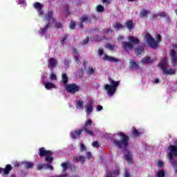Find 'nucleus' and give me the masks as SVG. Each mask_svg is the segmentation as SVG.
<instances>
[{"label":"nucleus","mask_w":177,"mask_h":177,"mask_svg":"<svg viewBox=\"0 0 177 177\" xmlns=\"http://www.w3.org/2000/svg\"><path fill=\"white\" fill-rule=\"evenodd\" d=\"M92 124H93V122H92V120L88 119L84 122V125L83 126L82 129H80L78 130H75V131H73L71 133V138L72 139H77V136H80L81 133H82L83 131L84 133H87V135H89V136H95V133H93V131L91 129V127H92Z\"/></svg>","instance_id":"f257e3e1"},{"label":"nucleus","mask_w":177,"mask_h":177,"mask_svg":"<svg viewBox=\"0 0 177 177\" xmlns=\"http://www.w3.org/2000/svg\"><path fill=\"white\" fill-rule=\"evenodd\" d=\"M52 20L53 23H55L56 21V19L53 17V10H48V12L45 15L44 20H46V21H48L44 28H41L39 30V33L41 35H43L44 37H46V33L48 32V30L50 28L52 24L50 22H49Z\"/></svg>","instance_id":"f03ea898"},{"label":"nucleus","mask_w":177,"mask_h":177,"mask_svg":"<svg viewBox=\"0 0 177 177\" xmlns=\"http://www.w3.org/2000/svg\"><path fill=\"white\" fill-rule=\"evenodd\" d=\"M118 135L121 138V140H114L113 145L118 149H127L129 146V136L124 134V132L120 131L118 133Z\"/></svg>","instance_id":"7ed1b4c3"},{"label":"nucleus","mask_w":177,"mask_h":177,"mask_svg":"<svg viewBox=\"0 0 177 177\" xmlns=\"http://www.w3.org/2000/svg\"><path fill=\"white\" fill-rule=\"evenodd\" d=\"M145 38L147 39L148 46L151 48V49H157V48H158V45H160V43L162 39L161 35H157L156 41V39L151 37V35L149 33H147L145 35Z\"/></svg>","instance_id":"20e7f679"},{"label":"nucleus","mask_w":177,"mask_h":177,"mask_svg":"<svg viewBox=\"0 0 177 177\" xmlns=\"http://www.w3.org/2000/svg\"><path fill=\"white\" fill-rule=\"evenodd\" d=\"M38 154L39 157H45L44 161L47 164H52L53 162V152L51 150H46L45 147H42L39 149Z\"/></svg>","instance_id":"39448f33"},{"label":"nucleus","mask_w":177,"mask_h":177,"mask_svg":"<svg viewBox=\"0 0 177 177\" xmlns=\"http://www.w3.org/2000/svg\"><path fill=\"white\" fill-rule=\"evenodd\" d=\"M66 91L67 93H71L72 95H75V93H77V92L80 91V87H78V85H77L76 84L71 83L66 86Z\"/></svg>","instance_id":"423d86ee"},{"label":"nucleus","mask_w":177,"mask_h":177,"mask_svg":"<svg viewBox=\"0 0 177 177\" xmlns=\"http://www.w3.org/2000/svg\"><path fill=\"white\" fill-rule=\"evenodd\" d=\"M58 61L56 58L51 57L47 60L48 67L50 70H53L57 67Z\"/></svg>","instance_id":"0eeeda50"},{"label":"nucleus","mask_w":177,"mask_h":177,"mask_svg":"<svg viewBox=\"0 0 177 177\" xmlns=\"http://www.w3.org/2000/svg\"><path fill=\"white\" fill-rule=\"evenodd\" d=\"M104 89L105 91H106V93L108 96H113L115 92H117V88H114V86L110 84H106L104 86Z\"/></svg>","instance_id":"6e6552de"},{"label":"nucleus","mask_w":177,"mask_h":177,"mask_svg":"<svg viewBox=\"0 0 177 177\" xmlns=\"http://www.w3.org/2000/svg\"><path fill=\"white\" fill-rule=\"evenodd\" d=\"M33 7L36 9L39 16H42V15H44V10H42L44 8V4L39 2H35L33 4Z\"/></svg>","instance_id":"1a4fd4ad"},{"label":"nucleus","mask_w":177,"mask_h":177,"mask_svg":"<svg viewBox=\"0 0 177 177\" xmlns=\"http://www.w3.org/2000/svg\"><path fill=\"white\" fill-rule=\"evenodd\" d=\"M169 56L171 57V62L173 66H176L177 64V53L175 50L172 49L169 51Z\"/></svg>","instance_id":"9d476101"},{"label":"nucleus","mask_w":177,"mask_h":177,"mask_svg":"<svg viewBox=\"0 0 177 177\" xmlns=\"http://www.w3.org/2000/svg\"><path fill=\"white\" fill-rule=\"evenodd\" d=\"M92 20H96V17L95 15H91L89 18H88V16L86 15L80 17V21H82V23H88V21L89 23H92Z\"/></svg>","instance_id":"9b49d317"},{"label":"nucleus","mask_w":177,"mask_h":177,"mask_svg":"<svg viewBox=\"0 0 177 177\" xmlns=\"http://www.w3.org/2000/svg\"><path fill=\"white\" fill-rule=\"evenodd\" d=\"M13 167L12 165L8 164L6 165L5 168L0 167V174H3V175H9V172L12 171Z\"/></svg>","instance_id":"f8f14e48"},{"label":"nucleus","mask_w":177,"mask_h":177,"mask_svg":"<svg viewBox=\"0 0 177 177\" xmlns=\"http://www.w3.org/2000/svg\"><path fill=\"white\" fill-rule=\"evenodd\" d=\"M102 60L104 62H111V63H118V62H120V59L107 55H104Z\"/></svg>","instance_id":"ddd939ff"},{"label":"nucleus","mask_w":177,"mask_h":177,"mask_svg":"<svg viewBox=\"0 0 177 177\" xmlns=\"http://www.w3.org/2000/svg\"><path fill=\"white\" fill-rule=\"evenodd\" d=\"M122 49H124V50H128V49H129V50H132V49H133V48H135V47L129 41L122 42Z\"/></svg>","instance_id":"4468645a"},{"label":"nucleus","mask_w":177,"mask_h":177,"mask_svg":"<svg viewBox=\"0 0 177 177\" xmlns=\"http://www.w3.org/2000/svg\"><path fill=\"white\" fill-rule=\"evenodd\" d=\"M128 39L131 44V45H133V47L135 48V45H139L140 44V40H139V38L133 37V36H129L128 37Z\"/></svg>","instance_id":"2eb2a0df"},{"label":"nucleus","mask_w":177,"mask_h":177,"mask_svg":"<svg viewBox=\"0 0 177 177\" xmlns=\"http://www.w3.org/2000/svg\"><path fill=\"white\" fill-rule=\"evenodd\" d=\"M85 111L87 115H89V114L93 111V102L89 101V102L86 104Z\"/></svg>","instance_id":"dca6fc26"},{"label":"nucleus","mask_w":177,"mask_h":177,"mask_svg":"<svg viewBox=\"0 0 177 177\" xmlns=\"http://www.w3.org/2000/svg\"><path fill=\"white\" fill-rule=\"evenodd\" d=\"M74 162H81V164H84L85 161H86V157L84 156H73Z\"/></svg>","instance_id":"f3484780"},{"label":"nucleus","mask_w":177,"mask_h":177,"mask_svg":"<svg viewBox=\"0 0 177 177\" xmlns=\"http://www.w3.org/2000/svg\"><path fill=\"white\" fill-rule=\"evenodd\" d=\"M124 153L127 162H129V164H132L133 159L132 153H131V151H129L128 149H124Z\"/></svg>","instance_id":"a211bd4d"},{"label":"nucleus","mask_w":177,"mask_h":177,"mask_svg":"<svg viewBox=\"0 0 177 177\" xmlns=\"http://www.w3.org/2000/svg\"><path fill=\"white\" fill-rule=\"evenodd\" d=\"M136 56H140L145 52V48L142 46L138 47L134 50Z\"/></svg>","instance_id":"6ab92c4d"},{"label":"nucleus","mask_w":177,"mask_h":177,"mask_svg":"<svg viewBox=\"0 0 177 177\" xmlns=\"http://www.w3.org/2000/svg\"><path fill=\"white\" fill-rule=\"evenodd\" d=\"M108 80L110 82L111 86H113L114 88H115V89H117V88L120 85V81H116L115 82L113 80H112L111 77H109Z\"/></svg>","instance_id":"aec40b11"},{"label":"nucleus","mask_w":177,"mask_h":177,"mask_svg":"<svg viewBox=\"0 0 177 177\" xmlns=\"http://www.w3.org/2000/svg\"><path fill=\"white\" fill-rule=\"evenodd\" d=\"M163 74H165L166 75H174V74H175V70L170 68V69H167V68L163 69L162 71Z\"/></svg>","instance_id":"412c9836"},{"label":"nucleus","mask_w":177,"mask_h":177,"mask_svg":"<svg viewBox=\"0 0 177 177\" xmlns=\"http://www.w3.org/2000/svg\"><path fill=\"white\" fill-rule=\"evenodd\" d=\"M141 63H142V64H148L149 63H153V60H151L150 57L146 56L142 59Z\"/></svg>","instance_id":"4be33fe9"},{"label":"nucleus","mask_w":177,"mask_h":177,"mask_svg":"<svg viewBox=\"0 0 177 177\" xmlns=\"http://www.w3.org/2000/svg\"><path fill=\"white\" fill-rule=\"evenodd\" d=\"M150 12L146 9H142L140 12V17L143 19L145 17H147V15H149Z\"/></svg>","instance_id":"5701e85b"},{"label":"nucleus","mask_w":177,"mask_h":177,"mask_svg":"<svg viewBox=\"0 0 177 177\" xmlns=\"http://www.w3.org/2000/svg\"><path fill=\"white\" fill-rule=\"evenodd\" d=\"M62 82L66 85V84L68 82V77L67 76V73H63L62 74Z\"/></svg>","instance_id":"b1692460"},{"label":"nucleus","mask_w":177,"mask_h":177,"mask_svg":"<svg viewBox=\"0 0 177 177\" xmlns=\"http://www.w3.org/2000/svg\"><path fill=\"white\" fill-rule=\"evenodd\" d=\"M76 108L80 109V110H84V102L82 100H78L76 101Z\"/></svg>","instance_id":"393cba45"},{"label":"nucleus","mask_w":177,"mask_h":177,"mask_svg":"<svg viewBox=\"0 0 177 177\" xmlns=\"http://www.w3.org/2000/svg\"><path fill=\"white\" fill-rule=\"evenodd\" d=\"M168 65V61L167 60L166 58H164L161 63H160V66H161V70L162 71L165 70V68H167V66Z\"/></svg>","instance_id":"a878e982"},{"label":"nucleus","mask_w":177,"mask_h":177,"mask_svg":"<svg viewBox=\"0 0 177 177\" xmlns=\"http://www.w3.org/2000/svg\"><path fill=\"white\" fill-rule=\"evenodd\" d=\"M125 26L127 27L128 30H132L133 28V21H127V22H125Z\"/></svg>","instance_id":"bb28decb"},{"label":"nucleus","mask_w":177,"mask_h":177,"mask_svg":"<svg viewBox=\"0 0 177 177\" xmlns=\"http://www.w3.org/2000/svg\"><path fill=\"white\" fill-rule=\"evenodd\" d=\"M44 86H45L46 89L49 91V89H53V88H55V84L51 83V82H46L44 84Z\"/></svg>","instance_id":"cd10ccee"},{"label":"nucleus","mask_w":177,"mask_h":177,"mask_svg":"<svg viewBox=\"0 0 177 177\" xmlns=\"http://www.w3.org/2000/svg\"><path fill=\"white\" fill-rule=\"evenodd\" d=\"M158 16H159V17H165L167 21H171V19H169V15H167L165 12L158 13Z\"/></svg>","instance_id":"c85d7f7f"},{"label":"nucleus","mask_w":177,"mask_h":177,"mask_svg":"<svg viewBox=\"0 0 177 177\" xmlns=\"http://www.w3.org/2000/svg\"><path fill=\"white\" fill-rule=\"evenodd\" d=\"M113 28H115V30H116V31H120V30H121V28H124V26H122V24L116 22L115 24H113Z\"/></svg>","instance_id":"c756f323"},{"label":"nucleus","mask_w":177,"mask_h":177,"mask_svg":"<svg viewBox=\"0 0 177 177\" xmlns=\"http://www.w3.org/2000/svg\"><path fill=\"white\" fill-rule=\"evenodd\" d=\"M138 67H139L138 63H136L134 59H131L130 61V68H138Z\"/></svg>","instance_id":"7c9ffc66"},{"label":"nucleus","mask_w":177,"mask_h":177,"mask_svg":"<svg viewBox=\"0 0 177 177\" xmlns=\"http://www.w3.org/2000/svg\"><path fill=\"white\" fill-rule=\"evenodd\" d=\"M105 48L106 49H109V50H113V49H115V48H117V46H115V45H113L110 43H107L105 46Z\"/></svg>","instance_id":"2f4dec72"},{"label":"nucleus","mask_w":177,"mask_h":177,"mask_svg":"<svg viewBox=\"0 0 177 177\" xmlns=\"http://www.w3.org/2000/svg\"><path fill=\"white\" fill-rule=\"evenodd\" d=\"M24 165H25V167L28 168V169L30 168H32V167H34V164H32V162H25Z\"/></svg>","instance_id":"473e14b6"},{"label":"nucleus","mask_w":177,"mask_h":177,"mask_svg":"<svg viewBox=\"0 0 177 177\" xmlns=\"http://www.w3.org/2000/svg\"><path fill=\"white\" fill-rule=\"evenodd\" d=\"M44 169H50V171H53V166L50 165V163L44 164Z\"/></svg>","instance_id":"72a5a7b5"},{"label":"nucleus","mask_w":177,"mask_h":177,"mask_svg":"<svg viewBox=\"0 0 177 177\" xmlns=\"http://www.w3.org/2000/svg\"><path fill=\"white\" fill-rule=\"evenodd\" d=\"M97 12H104V7H103V6L102 5H98L97 6Z\"/></svg>","instance_id":"f704fd0d"},{"label":"nucleus","mask_w":177,"mask_h":177,"mask_svg":"<svg viewBox=\"0 0 177 177\" xmlns=\"http://www.w3.org/2000/svg\"><path fill=\"white\" fill-rule=\"evenodd\" d=\"M165 176V171L164 170H159L158 171V177H164Z\"/></svg>","instance_id":"c9c22d12"},{"label":"nucleus","mask_w":177,"mask_h":177,"mask_svg":"<svg viewBox=\"0 0 177 177\" xmlns=\"http://www.w3.org/2000/svg\"><path fill=\"white\" fill-rule=\"evenodd\" d=\"M75 26H76L75 21H71L70 24L71 30H75Z\"/></svg>","instance_id":"e433bc0d"},{"label":"nucleus","mask_w":177,"mask_h":177,"mask_svg":"<svg viewBox=\"0 0 177 177\" xmlns=\"http://www.w3.org/2000/svg\"><path fill=\"white\" fill-rule=\"evenodd\" d=\"M93 147H96V149L100 147V144H99L98 141H94L92 143Z\"/></svg>","instance_id":"4c0bfd02"},{"label":"nucleus","mask_w":177,"mask_h":177,"mask_svg":"<svg viewBox=\"0 0 177 177\" xmlns=\"http://www.w3.org/2000/svg\"><path fill=\"white\" fill-rule=\"evenodd\" d=\"M61 165H62L64 171H67V169L68 168V165L67 164V162H63V163H62Z\"/></svg>","instance_id":"58836bf2"},{"label":"nucleus","mask_w":177,"mask_h":177,"mask_svg":"<svg viewBox=\"0 0 177 177\" xmlns=\"http://www.w3.org/2000/svg\"><path fill=\"white\" fill-rule=\"evenodd\" d=\"M37 169L41 171V169H45V164L38 165L37 166Z\"/></svg>","instance_id":"ea45409f"},{"label":"nucleus","mask_w":177,"mask_h":177,"mask_svg":"<svg viewBox=\"0 0 177 177\" xmlns=\"http://www.w3.org/2000/svg\"><path fill=\"white\" fill-rule=\"evenodd\" d=\"M80 151H86V147H85V144L82 143L80 145Z\"/></svg>","instance_id":"a19ab883"},{"label":"nucleus","mask_w":177,"mask_h":177,"mask_svg":"<svg viewBox=\"0 0 177 177\" xmlns=\"http://www.w3.org/2000/svg\"><path fill=\"white\" fill-rule=\"evenodd\" d=\"M74 59H75V61L76 62V63H77V64H80V55H74Z\"/></svg>","instance_id":"79ce46f5"},{"label":"nucleus","mask_w":177,"mask_h":177,"mask_svg":"<svg viewBox=\"0 0 177 177\" xmlns=\"http://www.w3.org/2000/svg\"><path fill=\"white\" fill-rule=\"evenodd\" d=\"M67 37H68L67 35H64L63 36L62 41H61L62 45H64V44H66V39H67Z\"/></svg>","instance_id":"37998d69"},{"label":"nucleus","mask_w":177,"mask_h":177,"mask_svg":"<svg viewBox=\"0 0 177 177\" xmlns=\"http://www.w3.org/2000/svg\"><path fill=\"white\" fill-rule=\"evenodd\" d=\"M55 28H63V24L60 22H57L55 24Z\"/></svg>","instance_id":"c03bdc74"},{"label":"nucleus","mask_w":177,"mask_h":177,"mask_svg":"<svg viewBox=\"0 0 177 177\" xmlns=\"http://www.w3.org/2000/svg\"><path fill=\"white\" fill-rule=\"evenodd\" d=\"M132 134L134 136H139V131H138V129H134L133 132H132Z\"/></svg>","instance_id":"a18cd8bd"},{"label":"nucleus","mask_w":177,"mask_h":177,"mask_svg":"<svg viewBox=\"0 0 177 177\" xmlns=\"http://www.w3.org/2000/svg\"><path fill=\"white\" fill-rule=\"evenodd\" d=\"M89 42V37H87L86 39H84L82 41V45H86Z\"/></svg>","instance_id":"49530a36"},{"label":"nucleus","mask_w":177,"mask_h":177,"mask_svg":"<svg viewBox=\"0 0 177 177\" xmlns=\"http://www.w3.org/2000/svg\"><path fill=\"white\" fill-rule=\"evenodd\" d=\"M50 80H57V77L56 76V75L55 73H51L50 75Z\"/></svg>","instance_id":"de8ad7c7"},{"label":"nucleus","mask_w":177,"mask_h":177,"mask_svg":"<svg viewBox=\"0 0 177 177\" xmlns=\"http://www.w3.org/2000/svg\"><path fill=\"white\" fill-rule=\"evenodd\" d=\"M88 74H94L95 73V70L93 69V68H88Z\"/></svg>","instance_id":"09e8293b"},{"label":"nucleus","mask_w":177,"mask_h":177,"mask_svg":"<svg viewBox=\"0 0 177 177\" xmlns=\"http://www.w3.org/2000/svg\"><path fill=\"white\" fill-rule=\"evenodd\" d=\"M64 63L65 66H68L70 64V60H68L67 58H64Z\"/></svg>","instance_id":"8fccbe9b"},{"label":"nucleus","mask_w":177,"mask_h":177,"mask_svg":"<svg viewBox=\"0 0 177 177\" xmlns=\"http://www.w3.org/2000/svg\"><path fill=\"white\" fill-rule=\"evenodd\" d=\"M103 53H104V51H103V49L99 48L98 49V56H103Z\"/></svg>","instance_id":"3c124183"},{"label":"nucleus","mask_w":177,"mask_h":177,"mask_svg":"<svg viewBox=\"0 0 177 177\" xmlns=\"http://www.w3.org/2000/svg\"><path fill=\"white\" fill-rule=\"evenodd\" d=\"M105 177H115V176H113V173L111 171H108L107 174Z\"/></svg>","instance_id":"603ef678"},{"label":"nucleus","mask_w":177,"mask_h":177,"mask_svg":"<svg viewBox=\"0 0 177 177\" xmlns=\"http://www.w3.org/2000/svg\"><path fill=\"white\" fill-rule=\"evenodd\" d=\"M102 3H107V5H110L111 1L110 0H102Z\"/></svg>","instance_id":"864d4df0"},{"label":"nucleus","mask_w":177,"mask_h":177,"mask_svg":"<svg viewBox=\"0 0 177 177\" xmlns=\"http://www.w3.org/2000/svg\"><path fill=\"white\" fill-rule=\"evenodd\" d=\"M124 177H131V174H129V171L125 170Z\"/></svg>","instance_id":"5fc2aeb1"},{"label":"nucleus","mask_w":177,"mask_h":177,"mask_svg":"<svg viewBox=\"0 0 177 177\" xmlns=\"http://www.w3.org/2000/svg\"><path fill=\"white\" fill-rule=\"evenodd\" d=\"M113 174V175L118 176V175H120V170H118V169L114 170Z\"/></svg>","instance_id":"6e6d98bb"},{"label":"nucleus","mask_w":177,"mask_h":177,"mask_svg":"<svg viewBox=\"0 0 177 177\" xmlns=\"http://www.w3.org/2000/svg\"><path fill=\"white\" fill-rule=\"evenodd\" d=\"M15 168H17V167H20V163L19 162H15L13 163Z\"/></svg>","instance_id":"4d7b16f0"},{"label":"nucleus","mask_w":177,"mask_h":177,"mask_svg":"<svg viewBox=\"0 0 177 177\" xmlns=\"http://www.w3.org/2000/svg\"><path fill=\"white\" fill-rule=\"evenodd\" d=\"M101 110H103V106L102 105H98L97 106V111H101Z\"/></svg>","instance_id":"13d9d810"},{"label":"nucleus","mask_w":177,"mask_h":177,"mask_svg":"<svg viewBox=\"0 0 177 177\" xmlns=\"http://www.w3.org/2000/svg\"><path fill=\"white\" fill-rule=\"evenodd\" d=\"M158 166L160 167H162V165H164V162L161 160H158Z\"/></svg>","instance_id":"bf43d9fd"},{"label":"nucleus","mask_w":177,"mask_h":177,"mask_svg":"<svg viewBox=\"0 0 177 177\" xmlns=\"http://www.w3.org/2000/svg\"><path fill=\"white\" fill-rule=\"evenodd\" d=\"M66 12L67 13L68 15H70V8H68V6H67V7L66 8Z\"/></svg>","instance_id":"052dcab7"},{"label":"nucleus","mask_w":177,"mask_h":177,"mask_svg":"<svg viewBox=\"0 0 177 177\" xmlns=\"http://www.w3.org/2000/svg\"><path fill=\"white\" fill-rule=\"evenodd\" d=\"M157 17H158V14H153L152 15V19H157Z\"/></svg>","instance_id":"680f3d73"},{"label":"nucleus","mask_w":177,"mask_h":177,"mask_svg":"<svg viewBox=\"0 0 177 177\" xmlns=\"http://www.w3.org/2000/svg\"><path fill=\"white\" fill-rule=\"evenodd\" d=\"M158 82H160V79L156 78V79H155L153 84H158Z\"/></svg>","instance_id":"e2e57ef3"},{"label":"nucleus","mask_w":177,"mask_h":177,"mask_svg":"<svg viewBox=\"0 0 177 177\" xmlns=\"http://www.w3.org/2000/svg\"><path fill=\"white\" fill-rule=\"evenodd\" d=\"M73 53L75 54V55L78 53V51H77V48H73Z\"/></svg>","instance_id":"0e129e2a"},{"label":"nucleus","mask_w":177,"mask_h":177,"mask_svg":"<svg viewBox=\"0 0 177 177\" xmlns=\"http://www.w3.org/2000/svg\"><path fill=\"white\" fill-rule=\"evenodd\" d=\"M80 28H83V27H84V22L80 21Z\"/></svg>","instance_id":"69168bd1"},{"label":"nucleus","mask_w":177,"mask_h":177,"mask_svg":"<svg viewBox=\"0 0 177 177\" xmlns=\"http://www.w3.org/2000/svg\"><path fill=\"white\" fill-rule=\"evenodd\" d=\"M19 2L21 5H24V0H19Z\"/></svg>","instance_id":"338daca9"},{"label":"nucleus","mask_w":177,"mask_h":177,"mask_svg":"<svg viewBox=\"0 0 177 177\" xmlns=\"http://www.w3.org/2000/svg\"><path fill=\"white\" fill-rule=\"evenodd\" d=\"M86 154H87V156H88L89 157H91V152H87Z\"/></svg>","instance_id":"774afa93"}]
</instances>
